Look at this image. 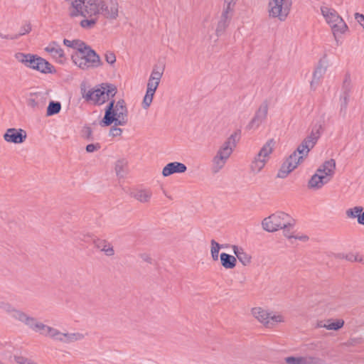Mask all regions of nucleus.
<instances>
[{
    "label": "nucleus",
    "instance_id": "obj_8",
    "mask_svg": "<svg viewBox=\"0 0 364 364\" xmlns=\"http://www.w3.org/2000/svg\"><path fill=\"white\" fill-rule=\"evenodd\" d=\"M18 318L21 320V322L28 326L35 332L39 333L45 336H48L53 339L55 337V333H57L58 331L55 328L38 322L36 318L29 316L27 314H18Z\"/></svg>",
    "mask_w": 364,
    "mask_h": 364
},
{
    "label": "nucleus",
    "instance_id": "obj_42",
    "mask_svg": "<svg viewBox=\"0 0 364 364\" xmlns=\"http://www.w3.org/2000/svg\"><path fill=\"white\" fill-rule=\"evenodd\" d=\"M287 364H303V356H289L284 358Z\"/></svg>",
    "mask_w": 364,
    "mask_h": 364
},
{
    "label": "nucleus",
    "instance_id": "obj_35",
    "mask_svg": "<svg viewBox=\"0 0 364 364\" xmlns=\"http://www.w3.org/2000/svg\"><path fill=\"white\" fill-rule=\"evenodd\" d=\"M164 67H161V68H159L157 66H155L151 73L149 79L151 80H154L155 82H159V83L160 80L164 73Z\"/></svg>",
    "mask_w": 364,
    "mask_h": 364
},
{
    "label": "nucleus",
    "instance_id": "obj_10",
    "mask_svg": "<svg viewBox=\"0 0 364 364\" xmlns=\"http://www.w3.org/2000/svg\"><path fill=\"white\" fill-rule=\"evenodd\" d=\"M274 144V139H269L262 147L251 164V168L254 172H259L264 166L269 154L273 151Z\"/></svg>",
    "mask_w": 364,
    "mask_h": 364
},
{
    "label": "nucleus",
    "instance_id": "obj_57",
    "mask_svg": "<svg viewBox=\"0 0 364 364\" xmlns=\"http://www.w3.org/2000/svg\"><path fill=\"white\" fill-rule=\"evenodd\" d=\"M141 257L143 260L147 262H149L151 263V258L146 254H142L141 255Z\"/></svg>",
    "mask_w": 364,
    "mask_h": 364
},
{
    "label": "nucleus",
    "instance_id": "obj_19",
    "mask_svg": "<svg viewBox=\"0 0 364 364\" xmlns=\"http://www.w3.org/2000/svg\"><path fill=\"white\" fill-rule=\"evenodd\" d=\"M321 12L327 23L330 26L341 18L335 9L327 6H321Z\"/></svg>",
    "mask_w": 364,
    "mask_h": 364
},
{
    "label": "nucleus",
    "instance_id": "obj_15",
    "mask_svg": "<svg viewBox=\"0 0 364 364\" xmlns=\"http://www.w3.org/2000/svg\"><path fill=\"white\" fill-rule=\"evenodd\" d=\"M15 58L26 67L35 70L39 56L31 53H17L15 55Z\"/></svg>",
    "mask_w": 364,
    "mask_h": 364
},
{
    "label": "nucleus",
    "instance_id": "obj_23",
    "mask_svg": "<svg viewBox=\"0 0 364 364\" xmlns=\"http://www.w3.org/2000/svg\"><path fill=\"white\" fill-rule=\"evenodd\" d=\"M326 71V65H324L323 59L320 60L318 65L313 73V79L311 82L312 87L314 83L318 84L320 79L323 77Z\"/></svg>",
    "mask_w": 364,
    "mask_h": 364
},
{
    "label": "nucleus",
    "instance_id": "obj_12",
    "mask_svg": "<svg viewBox=\"0 0 364 364\" xmlns=\"http://www.w3.org/2000/svg\"><path fill=\"white\" fill-rule=\"evenodd\" d=\"M352 87L350 75L349 73H346L342 84L341 94L340 95L341 112H343L346 113V112Z\"/></svg>",
    "mask_w": 364,
    "mask_h": 364
},
{
    "label": "nucleus",
    "instance_id": "obj_62",
    "mask_svg": "<svg viewBox=\"0 0 364 364\" xmlns=\"http://www.w3.org/2000/svg\"><path fill=\"white\" fill-rule=\"evenodd\" d=\"M9 36H13V34L12 35H4L1 33H0V37L2 38L9 39L10 40V38H9Z\"/></svg>",
    "mask_w": 364,
    "mask_h": 364
},
{
    "label": "nucleus",
    "instance_id": "obj_51",
    "mask_svg": "<svg viewBox=\"0 0 364 364\" xmlns=\"http://www.w3.org/2000/svg\"><path fill=\"white\" fill-rule=\"evenodd\" d=\"M159 83V82H155L154 80H151L149 79L148 83H147V88L146 89H151V90H156Z\"/></svg>",
    "mask_w": 364,
    "mask_h": 364
},
{
    "label": "nucleus",
    "instance_id": "obj_28",
    "mask_svg": "<svg viewBox=\"0 0 364 364\" xmlns=\"http://www.w3.org/2000/svg\"><path fill=\"white\" fill-rule=\"evenodd\" d=\"M62 108L60 102L50 100L46 109V116L51 117L58 114Z\"/></svg>",
    "mask_w": 364,
    "mask_h": 364
},
{
    "label": "nucleus",
    "instance_id": "obj_5",
    "mask_svg": "<svg viewBox=\"0 0 364 364\" xmlns=\"http://www.w3.org/2000/svg\"><path fill=\"white\" fill-rule=\"evenodd\" d=\"M117 92V87L111 83H102L89 90L82 97L87 102H92L95 105H102L109 102Z\"/></svg>",
    "mask_w": 364,
    "mask_h": 364
},
{
    "label": "nucleus",
    "instance_id": "obj_17",
    "mask_svg": "<svg viewBox=\"0 0 364 364\" xmlns=\"http://www.w3.org/2000/svg\"><path fill=\"white\" fill-rule=\"evenodd\" d=\"M45 50L52 55L53 58L58 60L60 63H63L65 61V53L59 44L56 41L50 42L46 48Z\"/></svg>",
    "mask_w": 364,
    "mask_h": 364
},
{
    "label": "nucleus",
    "instance_id": "obj_30",
    "mask_svg": "<svg viewBox=\"0 0 364 364\" xmlns=\"http://www.w3.org/2000/svg\"><path fill=\"white\" fill-rule=\"evenodd\" d=\"M63 44L68 48L75 49V51H79L80 48H82L87 46L84 41L80 39H74L70 41L65 38L63 40Z\"/></svg>",
    "mask_w": 364,
    "mask_h": 364
},
{
    "label": "nucleus",
    "instance_id": "obj_13",
    "mask_svg": "<svg viewBox=\"0 0 364 364\" xmlns=\"http://www.w3.org/2000/svg\"><path fill=\"white\" fill-rule=\"evenodd\" d=\"M268 112V103L264 101L256 111L254 117L251 119L247 126V129L257 128L262 122L266 119Z\"/></svg>",
    "mask_w": 364,
    "mask_h": 364
},
{
    "label": "nucleus",
    "instance_id": "obj_2",
    "mask_svg": "<svg viewBox=\"0 0 364 364\" xmlns=\"http://www.w3.org/2000/svg\"><path fill=\"white\" fill-rule=\"evenodd\" d=\"M100 15L108 19H116L118 16L117 2L111 1L109 6L105 0H85L82 4H75V9L70 13L71 17H99Z\"/></svg>",
    "mask_w": 364,
    "mask_h": 364
},
{
    "label": "nucleus",
    "instance_id": "obj_34",
    "mask_svg": "<svg viewBox=\"0 0 364 364\" xmlns=\"http://www.w3.org/2000/svg\"><path fill=\"white\" fill-rule=\"evenodd\" d=\"M211 244V257L213 260L217 261L219 257V251L222 246L217 242L215 240H212L210 242Z\"/></svg>",
    "mask_w": 364,
    "mask_h": 364
},
{
    "label": "nucleus",
    "instance_id": "obj_56",
    "mask_svg": "<svg viewBox=\"0 0 364 364\" xmlns=\"http://www.w3.org/2000/svg\"><path fill=\"white\" fill-rule=\"evenodd\" d=\"M358 223L364 225V211H361L360 215L358 217Z\"/></svg>",
    "mask_w": 364,
    "mask_h": 364
},
{
    "label": "nucleus",
    "instance_id": "obj_58",
    "mask_svg": "<svg viewBox=\"0 0 364 364\" xmlns=\"http://www.w3.org/2000/svg\"><path fill=\"white\" fill-rule=\"evenodd\" d=\"M156 90H151V89L150 88L149 89H146V95L145 96H147V97H152V98L154 97V93H155Z\"/></svg>",
    "mask_w": 364,
    "mask_h": 364
},
{
    "label": "nucleus",
    "instance_id": "obj_36",
    "mask_svg": "<svg viewBox=\"0 0 364 364\" xmlns=\"http://www.w3.org/2000/svg\"><path fill=\"white\" fill-rule=\"evenodd\" d=\"M363 210V208L362 206H355L346 210V215L350 218H357L358 220V217Z\"/></svg>",
    "mask_w": 364,
    "mask_h": 364
},
{
    "label": "nucleus",
    "instance_id": "obj_7",
    "mask_svg": "<svg viewBox=\"0 0 364 364\" xmlns=\"http://www.w3.org/2000/svg\"><path fill=\"white\" fill-rule=\"evenodd\" d=\"M238 135H240V131L232 134L218 151L213 159L214 172H218L224 166L226 161L232 153L233 148L236 146V137Z\"/></svg>",
    "mask_w": 364,
    "mask_h": 364
},
{
    "label": "nucleus",
    "instance_id": "obj_48",
    "mask_svg": "<svg viewBox=\"0 0 364 364\" xmlns=\"http://www.w3.org/2000/svg\"><path fill=\"white\" fill-rule=\"evenodd\" d=\"M100 144L99 143L96 144H89L86 146L85 150L88 153L94 152L95 151H97L100 149Z\"/></svg>",
    "mask_w": 364,
    "mask_h": 364
},
{
    "label": "nucleus",
    "instance_id": "obj_60",
    "mask_svg": "<svg viewBox=\"0 0 364 364\" xmlns=\"http://www.w3.org/2000/svg\"><path fill=\"white\" fill-rule=\"evenodd\" d=\"M295 239H299L302 241H306L308 239V237L306 235H302L301 237H296L295 236Z\"/></svg>",
    "mask_w": 364,
    "mask_h": 364
},
{
    "label": "nucleus",
    "instance_id": "obj_21",
    "mask_svg": "<svg viewBox=\"0 0 364 364\" xmlns=\"http://www.w3.org/2000/svg\"><path fill=\"white\" fill-rule=\"evenodd\" d=\"M221 265L225 269H233L237 264V259L233 255L222 252L220 255Z\"/></svg>",
    "mask_w": 364,
    "mask_h": 364
},
{
    "label": "nucleus",
    "instance_id": "obj_14",
    "mask_svg": "<svg viewBox=\"0 0 364 364\" xmlns=\"http://www.w3.org/2000/svg\"><path fill=\"white\" fill-rule=\"evenodd\" d=\"M26 137V132L22 129L9 128L4 134V140L13 144H22Z\"/></svg>",
    "mask_w": 364,
    "mask_h": 364
},
{
    "label": "nucleus",
    "instance_id": "obj_6",
    "mask_svg": "<svg viewBox=\"0 0 364 364\" xmlns=\"http://www.w3.org/2000/svg\"><path fill=\"white\" fill-rule=\"evenodd\" d=\"M264 230L272 232L279 229H287L294 225V220L287 213L276 212L264 218L262 223Z\"/></svg>",
    "mask_w": 364,
    "mask_h": 364
},
{
    "label": "nucleus",
    "instance_id": "obj_59",
    "mask_svg": "<svg viewBox=\"0 0 364 364\" xmlns=\"http://www.w3.org/2000/svg\"><path fill=\"white\" fill-rule=\"evenodd\" d=\"M283 230H284V235H285L287 237H288V238H289V239H290V238H294V237H295V236H294V235H289V228L283 229Z\"/></svg>",
    "mask_w": 364,
    "mask_h": 364
},
{
    "label": "nucleus",
    "instance_id": "obj_38",
    "mask_svg": "<svg viewBox=\"0 0 364 364\" xmlns=\"http://www.w3.org/2000/svg\"><path fill=\"white\" fill-rule=\"evenodd\" d=\"M303 364H326V362L318 357L303 356Z\"/></svg>",
    "mask_w": 364,
    "mask_h": 364
},
{
    "label": "nucleus",
    "instance_id": "obj_24",
    "mask_svg": "<svg viewBox=\"0 0 364 364\" xmlns=\"http://www.w3.org/2000/svg\"><path fill=\"white\" fill-rule=\"evenodd\" d=\"M230 18L231 16H225V17H223V15H221L215 30V34L217 36H221L225 33L226 28L229 26Z\"/></svg>",
    "mask_w": 364,
    "mask_h": 364
},
{
    "label": "nucleus",
    "instance_id": "obj_45",
    "mask_svg": "<svg viewBox=\"0 0 364 364\" xmlns=\"http://www.w3.org/2000/svg\"><path fill=\"white\" fill-rule=\"evenodd\" d=\"M14 360L18 364H38L35 362L31 361V360L23 357V356H14Z\"/></svg>",
    "mask_w": 364,
    "mask_h": 364
},
{
    "label": "nucleus",
    "instance_id": "obj_1",
    "mask_svg": "<svg viewBox=\"0 0 364 364\" xmlns=\"http://www.w3.org/2000/svg\"><path fill=\"white\" fill-rule=\"evenodd\" d=\"M322 126L315 125L311 134L306 136L298 146L296 149L282 164L277 177L285 178L289 173L293 171L301 164L304 158L308 156L309 152L316 145L321 134Z\"/></svg>",
    "mask_w": 364,
    "mask_h": 364
},
{
    "label": "nucleus",
    "instance_id": "obj_49",
    "mask_svg": "<svg viewBox=\"0 0 364 364\" xmlns=\"http://www.w3.org/2000/svg\"><path fill=\"white\" fill-rule=\"evenodd\" d=\"M225 7L224 8L221 15H223V17H225V16H230L229 14L232 12L234 6L230 4V2H228V4H225Z\"/></svg>",
    "mask_w": 364,
    "mask_h": 364
},
{
    "label": "nucleus",
    "instance_id": "obj_16",
    "mask_svg": "<svg viewBox=\"0 0 364 364\" xmlns=\"http://www.w3.org/2000/svg\"><path fill=\"white\" fill-rule=\"evenodd\" d=\"M187 170L186 166L181 162L174 161L167 164L162 170V175L164 177L169 176L174 173H182Z\"/></svg>",
    "mask_w": 364,
    "mask_h": 364
},
{
    "label": "nucleus",
    "instance_id": "obj_52",
    "mask_svg": "<svg viewBox=\"0 0 364 364\" xmlns=\"http://www.w3.org/2000/svg\"><path fill=\"white\" fill-rule=\"evenodd\" d=\"M355 18L358 22V23L364 28V15L360 13H355Z\"/></svg>",
    "mask_w": 364,
    "mask_h": 364
},
{
    "label": "nucleus",
    "instance_id": "obj_43",
    "mask_svg": "<svg viewBox=\"0 0 364 364\" xmlns=\"http://www.w3.org/2000/svg\"><path fill=\"white\" fill-rule=\"evenodd\" d=\"M237 258L245 266L249 264L251 262V257L245 252L240 253V256H238Z\"/></svg>",
    "mask_w": 364,
    "mask_h": 364
},
{
    "label": "nucleus",
    "instance_id": "obj_40",
    "mask_svg": "<svg viewBox=\"0 0 364 364\" xmlns=\"http://www.w3.org/2000/svg\"><path fill=\"white\" fill-rule=\"evenodd\" d=\"M114 125L110 128L109 135L113 137L120 136L122 133V129L118 126H124L125 124H116V121L113 122Z\"/></svg>",
    "mask_w": 364,
    "mask_h": 364
},
{
    "label": "nucleus",
    "instance_id": "obj_41",
    "mask_svg": "<svg viewBox=\"0 0 364 364\" xmlns=\"http://www.w3.org/2000/svg\"><path fill=\"white\" fill-rule=\"evenodd\" d=\"M5 309L7 312H9L11 314L12 318H14V319L18 320L19 321H21V320L18 318V314H26L24 312H23L20 310L12 308V306L9 304L6 305Z\"/></svg>",
    "mask_w": 364,
    "mask_h": 364
},
{
    "label": "nucleus",
    "instance_id": "obj_29",
    "mask_svg": "<svg viewBox=\"0 0 364 364\" xmlns=\"http://www.w3.org/2000/svg\"><path fill=\"white\" fill-rule=\"evenodd\" d=\"M63 339L60 338V341L65 343L75 342L84 338V335L80 333H65Z\"/></svg>",
    "mask_w": 364,
    "mask_h": 364
},
{
    "label": "nucleus",
    "instance_id": "obj_54",
    "mask_svg": "<svg viewBox=\"0 0 364 364\" xmlns=\"http://www.w3.org/2000/svg\"><path fill=\"white\" fill-rule=\"evenodd\" d=\"M232 250H233L234 254L236 256V258L238 256H240V253H243V252H245L242 247H238V246H236V245H233L232 246Z\"/></svg>",
    "mask_w": 364,
    "mask_h": 364
},
{
    "label": "nucleus",
    "instance_id": "obj_3",
    "mask_svg": "<svg viewBox=\"0 0 364 364\" xmlns=\"http://www.w3.org/2000/svg\"><path fill=\"white\" fill-rule=\"evenodd\" d=\"M128 109L124 100L117 102L111 98L105 109L104 117L100 121L102 127H109L116 121V124H127L128 122Z\"/></svg>",
    "mask_w": 364,
    "mask_h": 364
},
{
    "label": "nucleus",
    "instance_id": "obj_46",
    "mask_svg": "<svg viewBox=\"0 0 364 364\" xmlns=\"http://www.w3.org/2000/svg\"><path fill=\"white\" fill-rule=\"evenodd\" d=\"M101 251L103 252L105 255L109 257L114 255V248L110 243L107 244V245H104L103 248L101 249Z\"/></svg>",
    "mask_w": 364,
    "mask_h": 364
},
{
    "label": "nucleus",
    "instance_id": "obj_32",
    "mask_svg": "<svg viewBox=\"0 0 364 364\" xmlns=\"http://www.w3.org/2000/svg\"><path fill=\"white\" fill-rule=\"evenodd\" d=\"M31 31V25L30 23H26L21 27L20 31L18 33L13 34V36H9L10 40H16L18 39L20 36H23L30 33Z\"/></svg>",
    "mask_w": 364,
    "mask_h": 364
},
{
    "label": "nucleus",
    "instance_id": "obj_9",
    "mask_svg": "<svg viewBox=\"0 0 364 364\" xmlns=\"http://www.w3.org/2000/svg\"><path fill=\"white\" fill-rule=\"evenodd\" d=\"M292 6V0H269V15L284 21L288 17Z\"/></svg>",
    "mask_w": 364,
    "mask_h": 364
},
{
    "label": "nucleus",
    "instance_id": "obj_27",
    "mask_svg": "<svg viewBox=\"0 0 364 364\" xmlns=\"http://www.w3.org/2000/svg\"><path fill=\"white\" fill-rule=\"evenodd\" d=\"M333 35L336 36L337 34H343L348 29V26L344 20L341 18L336 22L333 23L331 26Z\"/></svg>",
    "mask_w": 364,
    "mask_h": 364
},
{
    "label": "nucleus",
    "instance_id": "obj_25",
    "mask_svg": "<svg viewBox=\"0 0 364 364\" xmlns=\"http://www.w3.org/2000/svg\"><path fill=\"white\" fill-rule=\"evenodd\" d=\"M132 195L135 199L141 203L148 202L152 196L151 192L146 189L137 190L133 192Z\"/></svg>",
    "mask_w": 364,
    "mask_h": 364
},
{
    "label": "nucleus",
    "instance_id": "obj_11",
    "mask_svg": "<svg viewBox=\"0 0 364 364\" xmlns=\"http://www.w3.org/2000/svg\"><path fill=\"white\" fill-rule=\"evenodd\" d=\"M252 315L267 327H271L282 321L281 316H271L269 313L260 307H255L252 309Z\"/></svg>",
    "mask_w": 364,
    "mask_h": 364
},
{
    "label": "nucleus",
    "instance_id": "obj_37",
    "mask_svg": "<svg viewBox=\"0 0 364 364\" xmlns=\"http://www.w3.org/2000/svg\"><path fill=\"white\" fill-rule=\"evenodd\" d=\"M344 321L341 319H338L336 321H328L327 325H325L324 327L328 330H333L338 331L343 326Z\"/></svg>",
    "mask_w": 364,
    "mask_h": 364
},
{
    "label": "nucleus",
    "instance_id": "obj_33",
    "mask_svg": "<svg viewBox=\"0 0 364 364\" xmlns=\"http://www.w3.org/2000/svg\"><path fill=\"white\" fill-rule=\"evenodd\" d=\"M43 98V96L38 93H31V97L28 99V105L32 108L39 107V100Z\"/></svg>",
    "mask_w": 364,
    "mask_h": 364
},
{
    "label": "nucleus",
    "instance_id": "obj_31",
    "mask_svg": "<svg viewBox=\"0 0 364 364\" xmlns=\"http://www.w3.org/2000/svg\"><path fill=\"white\" fill-rule=\"evenodd\" d=\"M80 25L82 28L85 29H91L97 23L99 17L97 16H91V17H84Z\"/></svg>",
    "mask_w": 364,
    "mask_h": 364
},
{
    "label": "nucleus",
    "instance_id": "obj_39",
    "mask_svg": "<svg viewBox=\"0 0 364 364\" xmlns=\"http://www.w3.org/2000/svg\"><path fill=\"white\" fill-rule=\"evenodd\" d=\"M81 136L83 139L87 141H93L94 136L92 134V129L88 125H85L81 130Z\"/></svg>",
    "mask_w": 364,
    "mask_h": 364
},
{
    "label": "nucleus",
    "instance_id": "obj_20",
    "mask_svg": "<svg viewBox=\"0 0 364 364\" xmlns=\"http://www.w3.org/2000/svg\"><path fill=\"white\" fill-rule=\"evenodd\" d=\"M35 70L43 74L55 73L56 70L48 60L39 56Z\"/></svg>",
    "mask_w": 364,
    "mask_h": 364
},
{
    "label": "nucleus",
    "instance_id": "obj_22",
    "mask_svg": "<svg viewBox=\"0 0 364 364\" xmlns=\"http://www.w3.org/2000/svg\"><path fill=\"white\" fill-rule=\"evenodd\" d=\"M328 182V180H326L324 176H318V173H314L309 181L308 186L309 188L319 189Z\"/></svg>",
    "mask_w": 364,
    "mask_h": 364
},
{
    "label": "nucleus",
    "instance_id": "obj_18",
    "mask_svg": "<svg viewBox=\"0 0 364 364\" xmlns=\"http://www.w3.org/2000/svg\"><path fill=\"white\" fill-rule=\"evenodd\" d=\"M336 169V161L334 159L326 161L319 168L316 170L315 173H318V176H324L326 180L330 181L331 177L333 175Z\"/></svg>",
    "mask_w": 364,
    "mask_h": 364
},
{
    "label": "nucleus",
    "instance_id": "obj_50",
    "mask_svg": "<svg viewBox=\"0 0 364 364\" xmlns=\"http://www.w3.org/2000/svg\"><path fill=\"white\" fill-rule=\"evenodd\" d=\"M153 98L152 97H147L144 96L143 102H142V107L144 109H147L149 107L152 102Z\"/></svg>",
    "mask_w": 364,
    "mask_h": 364
},
{
    "label": "nucleus",
    "instance_id": "obj_53",
    "mask_svg": "<svg viewBox=\"0 0 364 364\" xmlns=\"http://www.w3.org/2000/svg\"><path fill=\"white\" fill-rule=\"evenodd\" d=\"M346 259L348 261H350V262L361 261V259H358V255H355L352 253L346 255Z\"/></svg>",
    "mask_w": 364,
    "mask_h": 364
},
{
    "label": "nucleus",
    "instance_id": "obj_47",
    "mask_svg": "<svg viewBox=\"0 0 364 364\" xmlns=\"http://www.w3.org/2000/svg\"><path fill=\"white\" fill-rule=\"evenodd\" d=\"M107 63L113 65L116 62V56L113 52H107L105 55Z\"/></svg>",
    "mask_w": 364,
    "mask_h": 364
},
{
    "label": "nucleus",
    "instance_id": "obj_44",
    "mask_svg": "<svg viewBox=\"0 0 364 364\" xmlns=\"http://www.w3.org/2000/svg\"><path fill=\"white\" fill-rule=\"evenodd\" d=\"M92 242L95 247L100 250L103 248L104 245H107L109 243L106 240L100 239L96 237L92 239Z\"/></svg>",
    "mask_w": 364,
    "mask_h": 364
},
{
    "label": "nucleus",
    "instance_id": "obj_4",
    "mask_svg": "<svg viewBox=\"0 0 364 364\" xmlns=\"http://www.w3.org/2000/svg\"><path fill=\"white\" fill-rule=\"evenodd\" d=\"M73 63L79 68L87 70L97 68L102 65L100 55L90 46L79 48L71 55Z\"/></svg>",
    "mask_w": 364,
    "mask_h": 364
},
{
    "label": "nucleus",
    "instance_id": "obj_55",
    "mask_svg": "<svg viewBox=\"0 0 364 364\" xmlns=\"http://www.w3.org/2000/svg\"><path fill=\"white\" fill-rule=\"evenodd\" d=\"M63 333H61L60 331H58L57 333H55V337L53 338V340L60 341V338L63 339Z\"/></svg>",
    "mask_w": 364,
    "mask_h": 364
},
{
    "label": "nucleus",
    "instance_id": "obj_26",
    "mask_svg": "<svg viewBox=\"0 0 364 364\" xmlns=\"http://www.w3.org/2000/svg\"><path fill=\"white\" fill-rule=\"evenodd\" d=\"M115 172L119 178H124L127 172V161L124 159H119L115 164Z\"/></svg>",
    "mask_w": 364,
    "mask_h": 364
},
{
    "label": "nucleus",
    "instance_id": "obj_61",
    "mask_svg": "<svg viewBox=\"0 0 364 364\" xmlns=\"http://www.w3.org/2000/svg\"><path fill=\"white\" fill-rule=\"evenodd\" d=\"M237 0H225V4H228L230 2V4L235 6Z\"/></svg>",
    "mask_w": 364,
    "mask_h": 364
}]
</instances>
